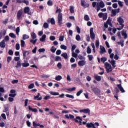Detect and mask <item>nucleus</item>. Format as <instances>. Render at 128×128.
<instances>
[{
  "label": "nucleus",
  "instance_id": "nucleus-47",
  "mask_svg": "<svg viewBox=\"0 0 128 128\" xmlns=\"http://www.w3.org/2000/svg\"><path fill=\"white\" fill-rule=\"evenodd\" d=\"M66 98H72V99L74 98V96L70 95L69 94H66Z\"/></svg>",
  "mask_w": 128,
  "mask_h": 128
},
{
  "label": "nucleus",
  "instance_id": "nucleus-1",
  "mask_svg": "<svg viewBox=\"0 0 128 128\" xmlns=\"http://www.w3.org/2000/svg\"><path fill=\"white\" fill-rule=\"evenodd\" d=\"M96 2H92V6L94 8H96V6L97 12H98L100 10V8H104L106 5L104 4V3L102 1H101L100 2H97V5Z\"/></svg>",
  "mask_w": 128,
  "mask_h": 128
},
{
  "label": "nucleus",
  "instance_id": "nucleus-40",
  "mask_svg": "<svg viewBox=\"0 0 128 128\" xmlns=\"http://www.w3.org/2000/svg\"><path fill=\"white\" fill-rule=\"evenodd\" d=\"M96 48H98L100 46V40H96Z\"/></svg>",
  "mask_w": 128,
  "mask_h": 128
},
{
  "label": "nucleus",
  "instance_id": "nucleus-25",
  "mask_svg": "<svg viewBox=\"0 0 128 128\" xmlns=\"http://www.w3.org/2000/svg\"><path fill=\"white\" fill-rule=\"evenodd\" d=\"M55 62H62V58L60 56H56L54 58Z\"/></svg>",
  "mask_w": 128,
  "mask_h": 128
},
{
  "label": "nucleus",
  "instance_id": "nucleus-27",
  "mask_svg": "<svg viewBox=\"0 0 128 128\" xmlns=\"http://www.w3.org/2000/svg\"><path fill=\"white\" fill-rule=\"evenodd\" d=\"M61 56H62L63 58H65V60H68V54L66 52H64L62 53L61 54Z\"/></svg>",
  "mask_w": 128,
  "mask_h": 128
},
{
  "label": "nucleus",
  "instance_id": "nucleus-57",
  "mask_svg": "<svg viewBox=\"0 0 128 128\" xmlns=\"http://www.w3.org/2000/svg\"><path fill=\"white\" fill-rule=\"evenodd\" d=\"M22 3L25 4L26 6H28V4H30V2H28V0H23Z\"/></svg>",
  "mask_w": 128,
  "mask_h": 128
},
{
  "label": "nucleus",
  "instance_id": "nucleus-48",
  "mask_svg": "<svg viewBox=\"0 0 128 128\" xmlns=\"http://www.w3.org/2000/svg\"><path fill=\"white\" fill-rule=\"evenodd\" d=\"M86 52L87 54H92V49H90V46L87 48Z\"/></svg>",
  "mask_w": 128,
  "mask_h": 128
},
{
  "label": "nucleus",
  "instance_id": "nucleus-60",
  "mask_svg": "<svg viewBox=\"0 0 128 128\" xmlns=\"http://www.w3.org/2000/svg\"><path fill=\"white\" fill-rule=\"evenodd\" d=\"M64 36H60L59 40L60 42H64Z\"/></svg>",
  "mask_w": 128,
  "mask_h": 128
},
{
  "label": "nucleus",
  "instance_id": "nucleus-8",
  "mask_svg": "<svg viewBox=\"0 0 128 128\" xmlns=\"http://www.w3.org/2000/svg\"><path fill=\"white\" fill-rule=\"evenodd\" d=\"M80 112H84V114H88V116L90 114V110L88 108L80 110Z\"/></svg>",
  "mask_w": 128,
  "mask_h": 128
},
{
  "label": "nucleus",
  "instance_id": "nucleus-9",
  "mask_svg": "<svg viewBox=\"0 0 128 128\" xmlns=\"http://www.w3.org/2000/svg\"><path fill=\"white\" fill-rule=\"evenodd\" d=\"M32 124H33V128H36L37 126H40V128H44V125H42L40 124H36V122H32Z\"/></svg>",
  "mask_w": 128,
  "mask_h": 128
},
{
  "label": "nucleus",
  "instance_id": "nucleus-15",
  "mask_svg": "<svg viewBox=\"0 0 128 128\" xmlns=\"http://www.w3.org/2000/svg\"><path fill=\"white\" fill-rule=\"evenodd\" d=\"M65 118H68V120H70H70H74V116L72 114H66L65 115Z\"/></svg>",
  "mask_w": 128,
  "mask_h": 128
},
{
  "label": "nucleus",
  "instance_id": "nucleus-23",
  "mask_svg": "<svg viewBox=\"0 0 128 128\" xmlns=\"http://www.w3.org/2000/svg\"><path fill=\"white\" fill-rule=\"evenodd\" d=\"M94 79L96 80H97V82H100L102 80V76L97 75L94 76Z\"/></svg>",
  "mask_w": 128,
  "mask_h": 128
},
{
  "label": "nucleus",
  "instance_id": "nucleus-64",
  "mask_svg": "<svg viewBox=\"0 0 128 128\" xmlns=\"http://www.w3.org/2000/svg\"><path fill=\"white\" fill-rule=\"evenodd\" d=\"M20 44H16V50H20Z\"/></svg>",
  "mask_w": 128,
  "mask_h": 128
},
{
  "label": "nucleus",
  "instance_id": "nucleus-3",
  "mask_svg": "<svg viewBox=\"0 0 128 128\" xmlns=\"http://www.w3.org/2000/svg\"><path fill=\"white\" fill-rule=\"evenodd\" d=\"M104 67H105V68L106 69V72L108 74L110 72H112V65H110V64L108 62H105Z\"/></svg>",
  "mask_w": 128,
  "mask_h": 128
},
{
  "label": "nucleus",
  "instance_id": "nucleus-61",
  "mask_svg": "<svg viewBox=\"0 0 128 128\" xmlns=\"http://www.w3.org/2000/svg\"><path fill=\"white\" fill-rule=\"evenodd\" d=\"M44 28H48V24L47 22H44Z\"/></svg>",
  "mask_w": 128,
  "mask_h": 128
},
{
  "label": "nucleus",
  "instance_id": "nucleus-5",
  "mask_svg": "<svg viewBox=\"0 0 128 128\" xmlns=\"http://www.w3.org/2000/svg\"><path fill=\"white\" fill-rule=\"evenodd\" d=\"M92 90L95 94H96V96H100V90L98 88L92 87Z\"/></svg>",
  "mask_w": 128,
  "mask_h": 128
},
{
  "label": "nucleus",
  "instance_id": "nucleus-39",
  "mask_svg": "<svg viewBox=\"0 0 128 128\" xmlns=\"http://www.w3.org/2000/svg\"><path fill=\"white\" fill-rule=\"evenodd\" d=\"M22 63L20 62V61H18L17 62V64L16 66H15V68H20V66H22Z\"/></svg>",
  "mask_w": 128,
  "mask_h": 128
},
{
  "label": "nucleus",
  "instance_id": "nucleus-50",
  "mask_svg": "<svg viewBox=\"0 0 128 128\" xmlns=\"http://www.w3.org/2000/svg\"><path fill=\"white\" fill-rule=\"evenodd\" d=\"M76 48V45L74 44L72 46L71 50L72 52H74V50Z\"/></svg>",
  "mask_w": 128,
  "mask_h": 128
},
{
  "label": "nucleus",
  "instance_id": "nucleus-59",
  "mask_svg": "<svg viewBox=\"0 0 128 128\" xmlns=\"http://www.w3.org/2000/svg\"><path fill=\"white\" fill-rule=\"evenodd\" d=\"M72 56L75 58H78V54L73 51V52H72Z\"/></svg>",
  "mask_w": 128,
  "mask_h": 128
},
{
  "label": "nucleus",
  "instance_id": "nucleus-30",
  "mask_svg": "<svg viewBox=\"0 0 128 128\" xmlns=\"http://www.w3.org/2000/svg\"><path fill=\"white\" fill-rule=\"evenodd\" d=\"M30 38V36L28 35H26V34H23L22 36V40H26Z\"/></svg>",
  "mask_w": 128,
  "mask_h": 128
},
{
  "label": "nucleus",
  "instance_id": "nucleus-19",
  "mask_svg": "<svg viewBox=\"0 0 128 128\" xmlns=\"http://www.w3.org/2000/svg\"><path fill=\"white\" fill-rule=\"evenodd\" d=\"M0 46L2 48H6V41H4V40H2L0 42Z\"/></svg>",
  "mask_w": 128,
  "mask_h": 128
},
{
  "label": "nucleus",
  "instance_id": "nucleus-21",
  "mask_svg": "<svg viewBox=\"0 0 128 128\" xmlns=\"http://www.w3.org/2000/svg\"><path fill=\"white\" fill-rule=\"evenodd\" d=\"M30 7H25L24 9V14H28L30 12Z\"/></svg>",
  "mask_w": 128,
  "mask_h": 128
},
{
  "label": "nucleus",
  "instance_id": "nucleus-38",
  "mask_svg": "<svg viewBox=\"0 0 128 128\" xmlns=\"http://www.w3.org/2000/svg\"><path fill=\"white\" fill-rule=\"evenodd\" d=\"M36 42H38V39H35L34 40H30V42H31V44H36Z\"/></svg>",
  "mask_w": 128,
  "mask_h": 128
},
{
  "label": "nucleus",
  "instance_id": "nucleus-49",
  "mask_svg": "<svg viewBox=\"0 0 128 128\" xmlns=\"http://www.w3.org/2000/svg\"><path fill=\"white\" fill-rule=\"evenodd\" d=\"M50 77L49 75H46V74H43L41 76V78H48Z\"/></svg>",
  "mask_w": 128,
  "mask_h": 128
},
{
  "label": "nucleus",
  "instance_id": "nucleus-18",
  "mask_svg": "<svg viewBox=\"0 0 128 128\" xmlns=\"http://www.w3.org/2000/svg\"><path fill=\"white\" fill-rule=\"evenodd\" d=\"M74 120L75 122H78V123L79 122H82V119L80 118V117L78 116H77L76 117V118L74 119Z\"/></svg>",
  "mask_w": 128,
  "mask_h": 128
},
{
  "label": "nucleus",
  "instance_id": "nucleus-43",
  "mask_svg": "<svg viewBox=\"0 0 128 128\" xmlns=\"http://www.w3.org/2000/svg\"><path fill=\"white\" fill-rule=\"evenodd\" d=\"M84 20L86 22H88V20H90V17L88 16V15H85L84 16Z\"/></svg>",
  "mask_w": 128,
  "mask_h": 128
},
{
  "label": "nucleus",
  "instance_id": "nucleus-29",
  "mask_svg": "<svg viewBox=\"0 0 128 128\" xmlns=\"http://www.w3.org/2000/svg\"><path fill=\"white\" fill-rule=\"evenodd\" d=\"M111 64H112V66L114 68H116V60H111Z\"/></svg>",
  "mask_w": 128,
  "mask_h": 128
},
{
  "label": "nucleus",
  "instance_id": "nucleus-63",
  "mask_svg": "<svg viewBox=\"0 0 128 128\" xmlns=\"http://www.w3.org/2000/svg\"><path fill=\"white\" fill-rule=\"evenodd\" d=\"M76 40H80V36L79 34H77L76 36Z\"/></svg>",
  "mask_w": 128,
  "mask_h": 128
},
{
  "label": "nucleus",
  "instance_id": "nucleus-13",
  "mask_svg": "<svg viewBox=\"0 0 128 128\" xmlns=\"http://www.w3.org/2000/svg\"><path fill=\"white\" fill-rule=\"evenodd\" d=\"M122 36H124V40L128 38V34H126V32L124 30H123L122 31Z\"/></svg>",
  "mask_w": 128,
  "mask_h": 128
},
{
  "label": "nucleus",
  "instance_id": "nucleus-52",
  "mask_svg": "<svg viewBox=\"0 0 128 128\" xmlns=\"http://www.w3.org/2000/svg\"><path fill=\"white\" fill-rule=\"evenodd\" d=\"M83 90H79L77 93H76V96H80L81 94H82Z\"/></svg>",
  "mask_w": 128,
  "mask_h": 128
},
{
  "label": "nucleus",
  "instance_id": "nucleus-32",
  "mask_svg": "<svg viewBox=\"0 0 128 128\" xmlns=\"http://www.w3.org/2000/svg\"><path fill=\"white\" fill-rule=\"evenodd\" d=\"M9 36H10L12 38H16V36L14 33H10L9 34Z\"/></svg>",
  "mask_w": 128,
  "mask_h": 128
},
{
  "label": "nucleus",
  "instance_id": "nucleus-44",
  "mask_svg": "<svg viewBox=\"0 0 128 128\" xmlns=\"http://www.w3.org/2000/svg\"><path fill=\"white\" fill-rule=\"evenodd\" d=\"M50 50L54 54V52H56V48H54V46H52L50 48Z\"/></svg>",
  "mask_w": 128,
  "mask_h": 128
},
{
  "label": "nucleus",
  "instance_id": "nucleus-6",
  "mask_svg": "<svg viewBox=\"0 0 128 128\" xmlns=\"http://www.w3.org/2000/svg\"><path fill=\"white\" fill-rule=\"evenodd\" d=\"M90 38L92 40H94L96 38V35L94 34V28H91L90 30Z\"/></svg>",
  "mask_w": 128,
  "mask_h": 128
},
{
  "label": "nucleus",
  "instance_id": "nucleus-54",
  "mask_svg": "<svg viewBox=\"0 0 128 128\" xmlns=\"http://www.w3.org/2000/svg\"><path fill=\"white\" fill-rule=\"evenodd\" d=\"M57 68H58L59 70H62V63L58 62V63L57 64Z\"/></svg>",
  "mask_w": 128,
  "mask_h": 128
},
{
  "label": "nucleus",
  "instance_id": "nucleus-53",
  "mask_svg": "<svg viewBox=\"0 0 128 128\" xmlns=\"http://www.w3.org/2000/svg\"><path fill=\"white\" fill-rule=\"evenodd\" d=\"M124 40H122L121 42H118L117 44H120L121 46H124Z\"/></svg>",
  "mask_w": 128,
  "mask_h": 128
},
{
  "label": "nucleus",
  "instance_id": "nucleus-7",
  "mask_svg": "<svg viewBox=\"0 0 128 128\" xmlns=\"http://www.w3.org/2000/svg\"><path fill=\"white\" fill-rule=\"evenodd\" d=\"M22 14H24L22 10H20L18 12L16 16L17 20H20V18H22Z\"/></svg>",
  "mask_w": 128,
  "mask_h": 128
},
{
  "label": "nucleus",
  "instance_id": "nucleus-56",
  "mask_svg": "<svg viewBox=\"0 0 128 128\" xmlns=\"http://www.w3.org/2000/svg\"><path fill=\"white\" fill-rule=\"evenodd\" d=\"M38 52H46V49L44 48H40L38 50Z\"/></svg>",
  "mask_w": 128,
  "mask_h": 128
},
{
  "label": "nucleus",
  "instance_id": "nucleus-11",
  "mask_svg": "<svg viewBox=\"0 0 128 128\" xmlns=\"http://www.w3.org/2000/svg\"><path fill=\"white\" fill-rule=\"evenodd\" d=\"M47 22L50 24V22L51 24H56V20L54 18H49L47 20Z\"/></svg>",
  "mask_w": 128,
  "mask_h": 128
},
{
  "label": "nucleus",
  "instance_id": "nucleus-33",
  "mask_svg": "<svg viewBox=\"0 0 128 128\" xmlns=\"http://www.w3.org/2000/svg\"><path fill=\"white\" fill-rule=\"evenodd\" d=\"M31 38H32V40H34V38H36V33L34 32L31 33Z\"/></svg>",
  "mask_w": 128,
  "mask_h": 128
},
{
  "label": "nucleus",
  "instance_id": "nucleus-26",
  "mask_svg": "<svg viewBox=\"0 0 128 128\" xmlns=\"http://www.w3.org/2000/svg\"><path fill=\"white\" fill-rule=\"evenodd\" d=\"M50 94H51L52 96H60L58 92H50Z\"/></svg>",
  "mask_w": 128,
  "mask_h": 128
},
{
  "label": "nucleus",
  "instance_id": "nucleus-31",
  "mask_svg": "<svg viewBox=\"0 0 128 128\" xmlns=\"http://www.w3.org/2000/svg\"><path fill=\"white\" fill-rule=\"evenodd\" d=\"M62 76L58 75L56 77L55 80H58V81L60 80H62Z\"/></svg>",
  "mask_w": 128,
  "mask_h": 128
},
{
  "label": "nucleus",
  "instance_id": "nucleus-34",
  "mask_svg": "<svg viewBox=\"0 0 128 128\" xmlns=\"http://www.w3.org/2000/svg\"><path fill=\"white\" fill-rule=\"evenodd\" d=\"M20 42H21V44H20L21 48H24V46H26V42H24V40H21Z\"/></svg>",
  "mask_w": 128,
  "mask_h": 128
},
{
  "label": "nucleus",
  "instance_id": "nucleus-36",
  "mask_svg": "<svg viewBox=\"0 0 128 128\" xmlns=\"http://www.w3.org/2000/svg\"><path fill=\"white\" fill-rule=\"evenodd\" d=\"M70 10L71 14H74V8L72 6H70Z\"/></svg>",
  "mask_w": 128,
  "mask_h": 128
},
{
  "label": "nucleus",
  "instance_id": "nucleus-37",
  "mask_svg": "<svg viewBox=\"0 0 128 128\" xmlns=\"http://www.w3.org/2000/svg\"><path fill=\"white\" fill-rule=\"evenodd\" d=\"M8 104H6L5 105H4V110L5 112H8Z\"/></svg>",
  "mask_w": 128,
  "mask_h": 128
},
{
  "label": "nucleus",
  "instance_id": "nucleus-12",
  "mask_svg": "<svg viewBox=\"0 0 128 128\" xmlns=\"http://www.w3.org/2000/svg\"><path fill=\"white\" fill-rule=\"evenodd\" d=\"M118 22L120 24V26H124V19L121 17L118 18Z\"/></svg>",
  "mask_w": 128,
  "mask_h": 128
},
{
  "label": "nucleus",
  "instance_id": "nucleus-51",
  "mask_svg": "<svg viewBox=\"0 0 128 128\" xmlns=\"http://www.w3.org/2000/svg\"><path fill=\"white\" fill-rule=\"evenodd\" d=\"M34 88V84H30L28 86V88H29L30 90L32 88Z\"/></svg>",
  "mask_w": 128,
  "mask_h": 128
},
{
  "label": "nucleus",
  "instance_id": "nucleus-46",
  "mask_svg": "<svg viewBox=\"0 0 128 128\" xmlns=\"http://www.w3.org/2000/svg\"><path fill=\"white\" fill-rule=\"evenodd\" d=\"M60 48H62V50H67L68 48V47H66V46L62 44L60 46Z\"/></svg>",
  "mask_w": 128,
  "mask_h": 128
},
{
  "label": "nucleus",
  "instance_id": "nucleus-35",
  "mask_svg": "<svg viewBox=\"0 0 128 128\" xmlns=\"http://www.w3.org/2000/svg\"><path fill=\"white\" fill-rule=\"evenodd\" d=\"M22 66L23 68H28V66H30V64L29 63H22Z\"/></svg>",
  "mask_w": 128,
  "mask_h": 128
},
{
  "label": "nucleus",
  "instance_id": "nucleus-45",
  "mask_svg": "<svg viewBox=\"0 0 128 128\" xmlns=\"http://www.w3.org/2000/svg\"><path fill=\"white\" fill-rule=\"evenodd\" d=\"M48 6H52V0H48L47 2Z\"/></svg>",
  "mask_w": 128,
  "mask_h": 128
},
{
  "label": "nucleus",
  "instance_id": "nucleus-20",
  "mask_svg": "<svg viewBox=\"0 0 128 128\" xmlns=\"http://www.w3.org/2000/svg\"><path fill=\"white\" fill-rule=\"evenodd\" d=\"M46 35L44 34L41 38H40V42H46Z\"/></svg>",
  "mask_w": 128,
  "mask_h": 128
},
{
  "label": "nucleus",
  "instance_id": "nucleus-55",
  "mask_svg": "<svg viewBox=\"0 0 128 128\" xmlns=\"http://www.w3.org/2000/svg\"><path fill=\"white\" fill-rule=\"evenodd\" d=\"M88 60L90 62H92V58H94V56H92V55H88Z\"/></svg>",
  "mask_w": 128,
  "mask_h": 128
},
{
  "label": "nucleus",
  "instance_id": "nucleus-28",
  "mask_svg": "<svg viewBox=\"0 0 128 128\" xmlns=\"http://www.w3.org/2000/svg\"><path fill=\"white\" fill-rule=\"evenodd\" d=\"M100 60L102 62H103V64H104L106 60H108V58L106 57H103L100 58Z\"/></svg>",
  "mask_w": 128,
  "mask_h": 128
},
{
  "label": "nucleus",
  "instance_id": "nucleus-58",
  "mask_svg": "<svg viewBox=\"0 0 128 128\" xmlns=\"http://www.w3.org/2000/svg\"><path fill=\"white\" fill-rule=\"evenodd\" d=\"M3 40H4V42H8L10 40V37L8 36H6Z\"/></svg>",
  "mask_w": 128,
  "mask_h": 128
},
{
  "label": "nucleus",
  "instance_id": "nucleus-16",
  "mask_svg": "<svg viewBox=\"0 0 128 128\" xmlns=\"http://www.w3.org/2000/svg\"><path fill=\"white\" fill-rule=\"evenodd\" d=\"M116 86H117L118 88H119L120 90L122 92V93L126 92V90H124V88H122V84H118Z\"/></svg>",
  "mask_w": 128,
  "mask_h": 128
},
{
  "label": "nucleus",
  "instance_id": "nucleus-62",
  "mask_svg": "<svg viewBox=\"0 0 128 128\" xmlns=\"http://www.w3.org/2000/svg\"><path fill=\"white\" fill-rule=\"evenodd\" d=\"M76 30H77L78 34H80V27H78V26H77L76 27Z\"/></svg>",
  "mask_w": 128,
  "mask_h": 128
},
{
  "label": "nucleus",
  "instance_id": "nucleus-4",
  "mask_svg": "<svg viewBox=\"0 0 128 128\" xmlns=\"http://www.w3.org/2000/svg\"><path fill=\"white\" fill-rule=\"evenodd\" d=\"M98 16L100 18H102L103 20H106V19L108 18V13L105 12V13H102V12H100L98 14Z\"/></svg>",
  "mask_w": 128,
  "mask_h": 128
},
{
  "label": "nucleus",
  "instance_id": "nucleus-2",
  "mask_svg": "<svg viewBox=\"0 0 128 128\" xmlns=\"http://www.w3.org/2000/svg\"><path fill=\"white\" fill-rule=\"evenodd\" d=\"M56 13H59L58 16V24L59 26H62V10L60 8L57 9Z\"/></svg>",
  "mask_w": 128,
  "mask_h": 128
},
{
  "label": "nucleus",
  "instance_id": "nucleus-17",
  "mask_svg": "<svg viewBox=\"0 0 128 128\" xmlns=\"http://www.w3.org/2000/svg\"><path fill=\"white\" fill-rule=\"evenodd\" d=\"M78 64L80 66H84L86 65V60H80L78 62Z\"/></svg>",
  "mask_w": 128,
  "mask_h": 128
},
{
  "label": "nucleus",
  "instance_id": "nucleus-24",
  "mask_svg": "<svg viewBox=\"0 0 128 128\" xmlns=\"http://www.w3.org/2000/svg\"><path fill=\"white\" fill-rule=\"evenodd\" d=\"M22 54L24 58H26V54H30V52L28 51H24V50H22Z\"/></svg>",
  "mask_w": 128,
  "mask_h": 128
},
{
  "label": "nucleus",
  "instance_id": "nucleus-22",
  "mask_svg": "<svg viewBox=\"0 0 128 128\" xmlns=\"http://www.w3.org/2000/svg\"><path fill=\"white\" fill-rule=\"evenodd\" d=\"M28 110L33 112H38V109H36V108H32V107H30V106H28Z\"/></svg>",
  "mask_w": 128,
  "mask_h": 128
},
{
  "label": "nucleus",
  "instance_id": "nucleus-41",
  "mask_svg": "<svg viewBox=\"0 0 128 128\" xmlns=\"http://www.w3.org/2000/svg\"><path fill=\"white\" fill-rule=\"evenodd\" d=\"M112 16H116V10H112Z\"/></svg>",
  "mask_w": 128,
  "mask_h": 128
},
{
  "label": "nucleus",
  "instance_id": "nucleus-14",
  "mask_svg": "<svg viewBox=\"0 0 128 128\" xmlns=\"http://www.w3.org/2000/svg\"><path fill=\"white\" fill-rule=\"evenodd\" d=\"M100 54H104V52H106V48L104 46H100Z\"/></svg>",
  "mask_w": 128,
  "mask_h": 128
},
{
  "label": "nucleus",
  "instance_id": "nucleus-42",
  "mask_svg": "<svg viewBox=\"0 0 128 128\" xmlns=\"http://www.w3.org/2000/svg\"><path fill=\"white\" fill-rule=\"evenodd\" d=\"M76 87H73L72 88H70L67 89V90H68V92H74V90H76Z\"/></svg>",
  "mask_w": 128,
  "mask_h": 128
},
{
  "label": "nucleus",
  "instance_id": "nucleus-10",
  "mask_svg": "<svg viewBox=\"0 0 128 128\" xmlns=\"http://www.w3.org/2000/svg\"><path fill=\"white\" fill-rule=\"evenodd\" d=\"M81 0V6L83 7H84V8H88V6H90V4H86V0Z\"/></svg>",
  "mask_w": 128,
  "mask_h": 128
}]
</instances>
